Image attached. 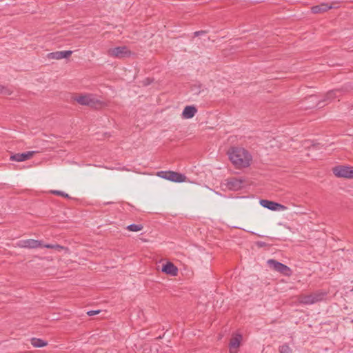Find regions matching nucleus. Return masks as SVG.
Here are the masks:
<instances>
[{
    "instance_id": "f257e3e1",
    "label": "nucleus",
    "mask_w": 353,
    "mask_h": 353,
    "mask_svg": "<svg viewBox=\"0 0 353 353\" xmlns=\"http://www.w3.org/2000/svg\"><path fill=\"white\" fill-rule=\"evenodd\" d=\"M228 154L232 164L239 169L248 168L252 161L251 154L243 148H232Z\"/></svg>"
},
{
    "instance_id": "f03ea898",
    "label": "nucleus",
    "mask_w": 353,
    "mask_h": 353,
    "mask_svg": "<svg viewBox=\"0 0 353 353\" xmlns=\"http://www.w3.org/2000/svg\"><path fill=\"white\" fill-rule=\"evenodd\" d=\"M74 100L83 105H89L94 108L102 106L103 102L92 94H85L77 96Z\"/></svg>"
},
{
    "instance_id": "7ed1b4c3",
    "label": "nucleus",
    "mask_w": 353,
    "mask_h": 353,
    "mask_svg": "<svg viewBox=\"0 0 353 353\" xmlns=\"http://www.w3.org/2000/svg\"><path fill=\"white\" fill-rule=\"evenodd\" d=\"M326 294L323 292H316L310 294H302L299 296V301L301 303L311 305L322 301Z\"/></svg>"
},
{
    "instance_id": "20e7f679",
    "label": "nucleus",
    "mask_w": 353,
    "mask_h": 353,
    "mask_svg": "<svg viewBox=\"0 0 353 353\" xmlns=\"http://www.w3.org/2000/svg\"><path fill=\"white\" fill-rule=\"evenodd\" d=\"M157 176L163 179L169 180L170 181L181 183L186 181L187 177L181 173H178L173 171L169 172H159Z\"/></svg>"
},
{
    "instance_id": "39448f33",
    "label": "nucleus",
    "mask_w": 353,
    "mask_h": 353,
    "mask_svg": "<svg viewBox=\"0 0 353 353\" xmlns=\"http://www.w3.org/2000/svg\"><path fill=\"white\" fill-rule=\"evenodd\" d=\"M332 171L337 177L348 179L353 177V167L338 165L333 168Z\"/></svg>"
},
{
    "instance_id": "423d86ee",
    "label": "nucleus",
    "mask_w": 353,
    "mask_h": 353,
    "mask_svg": "<svg viewBox=\"0 0 353 353\" xmlns=\"http://www.w3.org/2000/svg\"><path fill=\"white\" fill-rule=\"evenodd\" d=\"M107 54L110 57L121 59L128 57L130 54V51L125 46H119L110 48Z\"/></svg>"
},
{
    "instance_id": "0eeeda50",
    "label": "nucleus",
    "mask_w": 353,
    "mask_h": 353,
    "mask_svg": "<svg viewBox=\"0 0 353 353\" xmlns=\"http://www.w3.org/2000/svg\"><path fill=\"white\" fill-rule=\"evenodd\" d=\"M268 263L271 268L284 274H288L290 271L288 266L274 259L268 260Z\"/></svg>"
},
{
    "instance_id": "6e6552de",
    "label": "nucleus",
    "mask_w": 353,
    "mask_h": 353,
    "mask_svg": "<svg viewBox=\"0 0 353 353\" xmlns=\"http://www.w3.org/2000/svg\"><path fill=\"white\" fill-rule=\"evenodd\" d=\"M260 204L265 208H268L271 210L274 211H281L285 210L286 209V207L284 205L279 204L278 203L266 200V199H261L260 200Z\"/></svg>"
},
{
    "instance_id": "1a4fd4ad",
    "label": "nucleus",
    "mask_w": 353,
    "mask_h": 353,
    "mask_svg": "<svg viewBox=\"0 0 353 353\" xmlns=\"http://www.w3.org/2000/svg\"><path fill=\"white\" fill-rule=\"evenodd\" d=\"M17 245L22 248H37L43 246L42 242L34 239L21 240Z\"/></svg>"
},
{
    "instance_id": "9d476101",
    "label": "nucleus",
    "mask_w": 353,
    "mask_h": 353,
    "mask_svg": "<svg viewBox=\"0 0 353 353\" xmlns=\"http://www.w3.org/2000/svg\"><path fill=\"white\" fill-rule=\"evenodd\" d=\"M34 153V151H28L23 153L14 154L10 156V159L14 161L22 162L32 158Z\"/></svg>"
},
{
    "instance_id": "9b49d317",
    "label": "nucleus",
    "mask_w": 353,
    "mask_h": 353,
    "mask_svg": "<svg viewBox=\"0 0 353 353\" xmlns=\"http://www.w3.org/2000/svg\"><path fill=\"white\" fill-rule=\"evenodd\" d=\"M242 341V335L239 334H235L232 336L229 347L230 352L231 353H235L237 351V349L239 347L241 342Z\"/></svg>"
},
{
    "instance_id": "f8f14e48",
    "label": "nucleus",
    "mask_w": 353,
    "mask_h": 353,
    "mask_svg": "<svg viewBox=\"0 0 353 353\" xmlns=\"http://www.w3.org/2000/svg\"><path fill=\"white\" fill-rule=\"evenodd\" d=\"M161 270L163 272L171 276H176L178 273V268L171 262H167L164 264Z\"/></svg>"
},
{
    "instance_id": "ddd939ff",
    "label": "nucleus",
    "mask_w": 353,
    "mask_h": 353,
    "mask_svg": "<svg viewBox=\"0 0 353 353\" xmlns=\"http://www.w3.org/2000/svg\"><path fill=\"white\" fill-rule=\"evenodd\" d=\"M72 52L70 50L66 51H57L54 52H51L48 54V57L52 59H62L64 58H68L72 54Z\"/></svg>"
},
{
    "instance_id": "4468645a",
    "label": "nucleus",
    "mask_w": 353,
    "mask_h": 353,
    "mask_svg": "<svg viewBox=\"0 0 353 353\" xmlns=\"http://www.w3.org/2000/svg\"><path fill=\"white\" fill-rule=\"evenodd\" d=\"M197 110L193 105H188L186 106L182 112V117L184 119H188L194 117L195 114L196 113Z\"/></svg>"
},
{
    "instance_id": "2eb2a0df",
    "label": "nucleus",
    "mask_w": 353,
    "mask_h": 353,
    "mask_svg": "<svg viewBox=\"0 0 353 353\" xmlns=\"http://www.w3.org/2000/svg\"><path fill=\"white\" fill-rule=\"evenodd\" d=\"M331 8H332V6L331 5L323 3L320 5L313 6L312 8V11L313 13L317 14L326 12Z\"/></svg>"
},
{
    "instance_id": "dca6fc26",
    "label": "nucleus",
    "mask_w": 353,
    "mask_h": 353,
    "mask_svg": "<svg viewBox=\"0 0 353 353\" xmlns=\"http://www.w3.org/2000/svg\"><path fill=\"white\" fill-rule=\"evenodd\" d=\"M242 183V180L234 178L228 181V185L230 189L236 190L241 188Z\"/></svg>"
},
{
    "instance_id": "f3484780",
    "label": "nucleus",
    "mask_w": 353,
    "mask_h": 353,
    "mask_svg": "<svg viewBox=\"0 0 353 353\" xmlns=\"http://www.w3.org/2000/svg\"><path fill=\"white\" fill-rule=\"evenodd\" d=\"M31 344L35 347H42L47 345V343L40 339L32 338Z\"/></svg>"
},
{
    "instance_id": "a211bd4d",
    "label": "nucleus",
    "mask_w": 353,
    "mask_h": 353,
    "mask_svg": "<svg viewBox=\"0 0 353 353\" xmlns=\"http://www.w3.org/2000/svg\"><path fill=\"white\" fill-rule=\"evenodd\" d=\"M42 247H44L46 248L54 249L59 252H61L63 250H66L64 247L59 245L58 244H45V245H43Z\"/></svg>"
},
{
    "instance_id": "6ab92c4d",
    "label": "nucleus",
    "mask_w": 353,
    "mask_h": 353,
    "mask_svg": "<svg viewBox=\"0 0 353 353\" xmlns=\"http://www.w3.org/2000/svg\"><path fill=\"white\" fill-rule=\"evenodd\" d=\"M127 229L132 232H139L143 229L142 225L131 224L127 227Z\"/></svg>"
},
{
    "instance_id": "aec40b11",
    "label": "nucleus",
    "mask_w": 353,
    "mask_h": 353,
    "mask_svg": "<svg viewBox=\"0 0 353 353\" xmlns=\"http://www.w3.org/2000/svg\"><path fill=\"white\" fill-rule=\"evenodd\" d=\"M339 92V90H332V91H330L329 92L326 97H325V101H327V100H332V99L338 97L337 94Z\"/></svg>"
},
{
    "instance_id": "412c9836",
    "label": "nucleus",
    "mask_w": 353,
    "mask_h": 353,
    "mask_svg": "<svg viewBox=\"0 0 353 353\" xmlns=\"http://www.w3.org/2000/svg\"><path fill=\"white\" fill-rule=\"evenodd\" d=\"M280 353H292L291 348L286 344L282 345L279 347Z\"/></svg>"
},
{
    "instance_id": "4be33fe9",
    "label": "nucleus",
    "mask_w": 353,
    "mask_h": 353,
    "mask_svg": "<svg viewBox=\"0 0 353 353\" xmlns=\"http://www.w3.org/2000/svg\"><path fill=\"white\" fill-rule=\"evenodd\" d=\"M52 192L54 194L60 195V196H65V197H68V194H66L63 192H61V191L53 190V191H52Z\"/></svg>"
},
{
    "instance_id": "5701e85b",
    "label": "nucleus",
    "mask_w": 353,
    "mask_h": 353,
    "mask_svg": "<svg viewBox=\"0 0 353 353\" xmlns=\"http://www.w3.org/2000/svg\"><path fill=\"white\" fill-rule=\"evenodd\" d=\"M99 313V310H90L87 312L88 315L92 316Z\"/></svg>"
},
{
    "instance_id": "b1692460",
    "label": "nucleus",
    "mask_w": 353,
    "mask_h": 353,
    "mask_svg": "<svg viewBox=\"0 0 353 353\" xmlns=\"http://www.w3.org/2000/svg\"><path fill=\"white\" fill-rule=\"evenodd\" d=\"M204 33H205L204 31H197V32H194V35L195 36H199V35H201V34H203Z\"/></svg>"
},
{
    "instance_id": "393cba45",
    "label": "nucleus",
    "mask_w": 353,
    "mask_h": 353,
    "mask_svg": "<svg viewBox=\"0 0 353 353\" xmlns=\"http://www.w3.org/2000/svg\"><path fill=\"white\" fill-rule=\"evenodd\" d=\"M310 99H316V97L315 96H310Z\"/></svg>"
},
{
    "instance_id": "a878e982",
    "label": "nucleus",
    "mask_w": 353,
    "mask_h": 353,
    "mask_svg": "<svg viewBox=\"0 0 353 353\" xmlns=\"http://www.w3.org/2000/svg\"><path fill=\"white\" fill-rule=\"evenodd\" d=\"M320 104H321V102H319V103H318V105H319V106L321 108V107H322V106H321V105H320Z\"/></svg>"
},
{
    "instance_id": "bb28decb",
    "label": "nucleus",
    "mask_w": 353,
    "mask_h": 353,
    "mask_svg": "<svg viewBox=\"0 0 353 353\" xmlns=\"http://www.w3.org/2000/svg\"><path fill=\"white\" fill-rule=\"evenodd\" d=\"M1 93H6V91L4 92L3 90H1Z\"/></svg>"
}]
</instances>
